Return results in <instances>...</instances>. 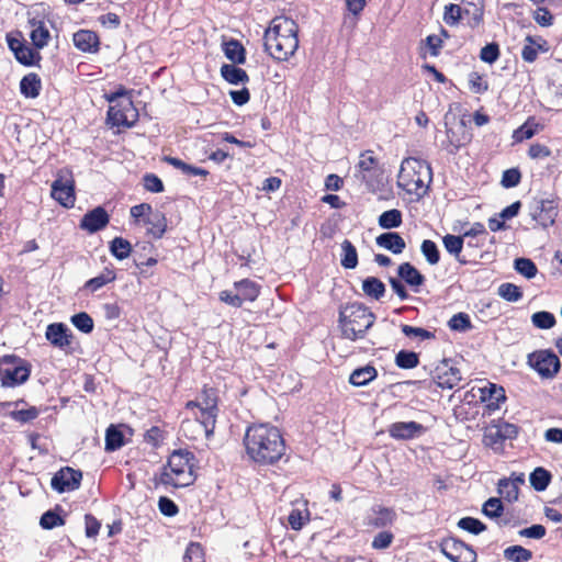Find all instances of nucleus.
<instances>
[{"label":"nucleus","instance_id":"nucleus-1","mask_svg":"<svg viewBox=\"0 0 562 562\" xmlns=\"http://www.w3.org/2000/svg\"><path fill=\"white\" fill-rule=\"evenodd\" d=\"M244 446L249 460L259 467L276 465L285 457V440L279 428L269 423L248 426Z\"/></svg>","mask_w":562,"mask_h":562},{"label":"nucleus","instance_id":"nucleus-2","mask_svg":"<svg viewBox=\"0 0 562 562\" xmlns=\"http://www.w3.org/2000/svg\"><path fill=\"white\" fill-rule=\"evenodd\" d=\"M299 26L293 19L277 16L263 34L265 50L274 59L285 61L299 48Z\"/></svg>","mask_w":562,"mask_h":562},{"label":"nucleus","instance_id":"nucleus-3","mask_svg":"<svg viewBox=\"0 0 562 562\" xmlns=\"http://www.w3.org/2000/svg\"><path fill=\"white\" fill-rule=\"evenodd\" d=\"M376 316L368 306L353 302L340 307L338 323L341 336L351 341L361 339L373 326Z\"/></svg>","mask_w":562,"mask_h":562},{"label":"nucleus","instance_id":"nucleus-4","mask_svg":"<svg viewBox=\"0 0 562 562\" xmlns=\"http://www.w3.org/2000/svg\"><path fill=\"white\" fill-rule=\"evenodd\" d=\"M431 180L432 169L426 160L408 157L402 161L397 182L407 193L423 196Z\"/></svg>","mask_w":562,"mask_h":562},{"label":"nucleus","instance_id":"nucleus-5","mask_svg":"<svg viewBox=\"0 0 562 562\" xmlns=\"http://www.w3.org/2000/svg\"><path fill=\"white\" fill-rule=\"evenodd\" d=\"M30 364L13 355L0 358V379L2 386L13 387L26 382L30 378Z\"/></svg>","mask_w":562,"mask_h":562},{"label":"nucleus","instance_id":"nucleus-6","mask_svg":"<svg viewBox=\"0 0 562 562\" xmlns=\"http://www.w3.org/2000/svg\"><path fill=\"white\" fill-rule=\"evenodd\" d=\"M194 456L186 449L175 450L169 459L167 467L171 473L177 476L175 487L189 486L194 482L193 464Z\"/></svg>","mask_w":562,"mask_h":562},{"label":"nucleus","instance_id":"nucleus-7","mask_svg":"<svg viewBox=\"0 0 562 562\" xmlns=\"http://www.w3.org/2000/svg\"><path fill=\"white\" fill-rule=\"evenodd\" d=\"M527 363L543 379H553L561 369L559 357L550 349L529 353Z\"/></svg>","mask_w":562,"mask_h":562},{"label":"nucleus","instance_id":"nucleus-8","mask_svg":"<svg viewBox=\"0 0 562 562\" xmlns=\"http://www.w3.org/2000/svg\"><path fill=\"white\" fill-rule=\"evenodd\" d=\"M16 36L9 33L7 34V43L10 50L13 53L15 59L23 66H38L42 60V55L36 48H32L25 40L22 38L21 32H16Z\"/></svg>","mask_w":562,"mask_h":562},{"label":"nucleus","instance_id":"nucleus-9","mask_svg":"<svg viewBox=\"0 0 562 562\" xmlns=\"http://www.w3.org/2000/svg\"><path fill=\"white\" fill-rule=\"evenodd\" d=\"M441 553L451 562H476V552L465 542L448 537L439 544Z\"/></svg>","mask_w":562,"mask_h":562},{"label":"nucleus","instance_id":"nucleus-10","mask_svg":"<svg viewBox=\"0 0 562 562\" xmlns=\"http://www.w3.org/2000/svg\"><path fill=\"white\" fill-rule=\"evenodd\" d=\"M137 119L138 112L128 98L110 105L108 110V120L112 126L132 127Z\"/></svg>","mask_w":562,"mask_h":562},{"label":"nucleus","instance_id":"nucleus-11","mask_svg":"<svg viewBox=\"0 0 562 562\" xmlns=\"http://www.w3.org/2000/svg\"><path fill=\"white\" fill-rule=\"evenodd\" d=\"M558 204L553 199L533 198L529 203V214L540 226L548 228L555 222Z\"/></svg>","mask_w":562,"mask_h":562},{"label":"nucleus","instance_id":"nucleus-12","mask_svg":"<svg viewBox=\"0 0 562 562\" xmlns=\"http://www.w3.org/2000/svg\"><path fill=\"white\" fill-rule=\"evenodd\" d=\"M82 472L70 467H64L52 477L50 486L57 493L72 492L80 487Z\"/></svg>","mask_w":562,"mask_h":562},{"label":"nucleus","instance_id":"nucleus-13","mask_svg":"<svg viewBox=\"0 0 562 562\" xmlns=\"http://www.w3.org/2000/svg\"><path fill=\"white\" fill-rule=\"evenodd\" d=\"M432 379L441 389H453L462 380L460 370L451 366L448 359H443L441 363L435 368Z\"/></svg>","mask_w":562,"mask_h":562},{"label":"nucleus","instance_id":"nucleus-14","mask_svg":"<svg viewBox=\"0 0 562 562\" xmlns=\"http://www.w3.org/2000/svg\"><path fill=\"white\" fill-rule=\"evenodd\" d=\"M110 215L103 206H97L88 211L81 218L79 227L89 234H94L108 226Z\"/></svg>","mask_w":562,"mask_h":562},{"label":"nucleus","instance_id":"nucleus-15","mask_svg":"<svg viewBox=\"0 0 562 562\" xmlns=\"http://www.w3.org/2000/svg\"><path fill=\"white\" fill-rule=\"evenodd\" d=\"M425 427L417 422H396L387 427L390 437L396 440H411L424 434Z\"/></svg>","mask_w":562,"mask_h":562},{"label":"nucleus","instance_id":"nucleus-16","mask_svg":"<svg viewBox=\"0 0 562 562\" xmlns=\"http://www.w3.org/2000/svg\"><path fill=\"white\" fill-rule=\"evenodd\" d=\"M46 339L59 349H66L71 345L74 335L64 323H53L46 327Z\"/></svg>","mask_w":562,"mask_h":562},{"label":"nucleus","instance_id":"nucleus-17","mask_svg":"<svg viewBox=\"0 0 562 562\" xmlns=\"http://www.w3.org/2000/svg\"><path fill=\"white\" fill-rule=\"evenodd\" d=\"M187 408L196 409L194 416L203 427L205 436L210 438L214 434L217 412L212 411V407H202L200 402L194 401L188 402Z\"/></svg>","mask_w":562,"mask_h":562},{"label":"nucleus","instance_id":"nucleus-18","mask_svg":"<svg viewBox=\"0 0 562 562\" xmlns=\"http://www.w3.org/2000/svg\"><path fill=\"white\" fill-rule=\"evenodd\" d=\"M74 45L83 53H98L100 48V40L95 32L90 30H79L74 33Z\"/></svg>","mask_w":562,"mask_h":562},{"label":"nucleus","instance_id":"nucleus-19","mask_svg":"<svg viewBox=\"0 0 562 562\" xmlns=\"http://www.w3.org/2000/svg\"><path fill=\"white\" fill-rule=\"evenodd\" d=\"M50 195L65 207H72L76 201L74 184L65 183L61 179L53 182Z\"/></svg>","mask_w":562,"mask_h":562},{"label":"nucleus","instance_id":"nucleus-20","mask_svg":"<svg viewBox=\"0 0 562 562\" xmlns=\"http://www.w3.org/2000/svg\"><path fill=\"white\" fill-rule=\"evenodd\" d=\"M397 276L415 292H418V288L426 281L425 276L411 262L401 263L397 268Z\"/></svg>","mask_w":562,"mask_h":562},{"label":"nucleus","instance_id":"nucleus-21","mask_svg":"<svg viewBox=\"0 0 562 562\" xmlns=\"http://www.w3.org/2000/svg\"><path fill=\"white\" fill-rule=\"evenodd\" d=\"M376 245L383 247L395 255L402 254L406 247L404 238L395 232H387L379 235L375 239Z\"/></svg>","mask_w":562,"mask_h":562},{"label":"nucleus","instance_id":"nucleus-22","mask_svg":"<svg viewBox=\"0 0 562 562\" xmlns=\"http://www.w3.org/2000/svg\"><path fill=\"white\" fill-rule=\"evenodd\" d=\"M42 90V80L35 72H29L20 81V92L26 99H35Z\"/></svg>","mask_w":562,"mask_h":562},{"label":"nucleus","instance_id":"nucleus-23","mask_svg":"<svg viewBox=\"0 0 562 562\" xmlns=\"http://www.w3.org/2000/svg\"><path fill=\"white\" fill-rule=\"evenodd\" d=\"M30 24L33 27L30 37L34 48L37 50L44 48L50 38L48 29L45 26L43 21H37L35 19L30 20Z\"/></svg>","mask_w":562,"mask_h":562},{"label":"nucleus","instance_id":"nucleus-24","mask_svg":"<svg viewBox=\"0 0 562 562\" xmlns=\"http://www.w3.org/2000/svg\"><path fill=\"white\" fill-rule=\"evenodd\" d=\"M378 376L376 369L367 364L364 367L357 368L349 376V383L353 386H366Z\"/></svg>","mask_w":562,"mask_h":562},{"label":"nucleus","instance_id":"nucleus-25","mask_svg":"<svg viewBox=\"0 0 562 562\" xmlns=\"http://www.w3.org/2000/svg\"><path fill=\"white\" fill-rule=\"evenodd\" d=\"M145 224L149 225L148 234L154 238L159 239L164 236L167 229L166 215L160 211H154L148 217L144 220Z\"/></svg>","mask_w":562,"mask_h":562},{"label":"nucleus","instance_id":"nucleus-26","mask_svg":"<svg viewBox=\"0 0 562 562\" xmlns=\"http://www.w3.org/2000/svg\"><path fill=\"white\" fill-rule=\"evenodd\" d=\"M223 52L233 64L240 65L246 61V50L237 40H229L223 43Z\"/></svg>","mask_w":562,"mask_h":562},{"label":"nucleus","instance_id":"nucleus-27","mask_svg":"<svg viewBox=\"0 0 562 562\" xmlns=\"http://www.w3.org/2000/svg\"><path fill=\"white\" fill-rule=\"evenodd\" d=\"M221 76L232 85L246 83L249 81L248 74L236 66V64H224L221 67Z\"/></svg>","mask_w":562,"mask_h":562},{"label":"nucleus","instance_id":"nucleus-28","mask_svg":"<svg viewBox=\"0 0 562 562\" xmlns=\"http://www.w3.org/2000/svg\"><path fill=\"white\" fill-rule=\"evenodd\" d=\"M481 391L482 400L487 402V407L490 409H497L499 407V402L506 400L504 389L496 384L490 383L488 386L483 387Z\"/></svg>","mask_w":562,"mask_h":562},{"label":"nucleus","instance_id":"nucleus-29","mask_svg":"<svg viewBox=\"0 0 562 562\" xmlns=\"http://www.w3.org/2000/svg\"><path fill=\"white\" fill-rule=\"evenodd\" d=\"M363 293L374 300H380L385 294V284L376 277H368L362 281Z\"/></svg>","mask_w":562,"mask_h":562},{"label":"nucleus","instance_id":"nucleus-30","mask_svg":"<svg viewBox=\"0 0 562 562\" xmlns=\"http://www.w3.org/2000/svg\"><path fill=\"white\" fill-rule=\"evenodd\" d=\"M234 288L238 291V294L241 295L243 302H254L260 293V286L249 279L235 282Z\"/></svg>","mask_w":562,"mask_h":562},{"label":"nucleus","instance_id":"nucleus-31","mask_svg":"<svg viewBox=\"0 0 562 562\" xmlns=\"http://www.w3.org/2000/svg\"><path fill=\"white\" fill-rule=\"evenodd\" d=\"M552 480L551 473L542 467L536 468L529 475V482L537 492L544 491Z\"/></svg>","mask_w":562,"mask_h":562},{"label":"nucleus","instance_id":"nucleus-32","mask_svg":"<svg viewBox=\"0 0 562 562\" xmlns=\"http://www.w3.org/2000/svg\"><path fill=\"white\" fill-rule=\"evenodd\" d=\"M374 517L370 518L369 525L375 528H383L393 522L395 513L392 508L378 506L372 508Z\"/></svg>","mask_w":562,"mask_h":562},{"label":"nucleus","instance_id":"nucleus-33","mask_svg":"<svg viewBox=\"0 0 562 562\" xmlns=\"http://www.w3.org/2000/svg\"><path fill=\"white\" fill-rule=\"evenodd\" d=\"M464 236H457L447 234L442 238V244L445 246V249L460 262V263H467V260L462 259L460 257V254L463 249V240Z\"/></svg>","mask_w":562,"mask_h":562},{"label":"nucleus","instance_id":"nucleus-34","mask_svg":"<svg viewBox=\"0 0 562 562\" xmlns=\"http://www.w3.org/2000/svg\"><path fill=\"white\" fill-rule=\"evenodd\" d=\"M340 265L345 269H355L358 266V252L352 243L345 239L341 243Z\"/></svg>","mask_w":562,"mask_h":562},{"label":"nucleus","instance_id":"nucleus-35","mask_svg":"<svg viewBox=\"0 0 562 562\" xmlns=\"http://www.w3.org/2000/svg\"><path fill=\"white\" fill-rule=\"evenodd\" d=\"M460 127L463 130L460 137L456 135V132L452 128L447 130V137L452 146V149L449 150L451 154H456L461 147L469 144L472 139V134L465 131V123L463 121H461Z\"/></svg>","mask_w":562,"mask_h":562},{"label":"nucleus","instance_id":"nucleus-36","mask_svg":"<svg viewBox=\"0 0 562 562\" xmlns=\"http://www.w3.org/2000/svg\"><path fill=\"white\" fill-rule=\"evenodd\" d=\"M110 252L119 260H124L131 256L132 245L123 237H114L109 245Z\"/></svg>","mask_w":562,"mask_h":562},{"label":"nucleus","instance_id":"nucleus-37","mask_svg":"<svg viewBox=\"0 0 562 562\" xmlns=\"http://www.w3.org/2000/svg\"><path fill=\"white\" fill-rule=\"evenodd\" d=\"M124 445L123 432L114 425H110L105 431V451H115Z\"/></svg>","mask_w":562,"mask_h":562},{"label":"nucleus","instance_id":"nucleus-38","mask_svg":"<svg viewBox=\"0 0 562 562\" xmlns=\"http://www.w3.org/2000/svg\"><path fill=\"white\" fill-rule=\"evenodd\" d=\"M376 165L378 160L374 156L371 155L370 150L361 154L358 168L362 172L361 179L367 182L369 188H373V186L368 179V173L374 171Z\"/></svg>","mask_w":562,"mask_h":562},{"label":"nucleus","instance_id":"nucleus-39","mask_svg":"<svg viewBox=\"0 0 562 562\" xmlns=\"http://www.w3.org/2000/svg\"><path fill=\"white\" fill-rule=\"evenodd\" d=\"M378 223L384 229L397 228L402 224V212L397 209L387 210L379 216Z\"/></svg>","mask_w":562,"mask_h":562},{"label":"nucleus","instance_id":"nucleus-40","mask_svg":"<svg viewBox=\"0 0 562 562\" xmlns=\"http://www.w3.org/2000/svg\"><path fill=\"white\" fill-rule=\"evenodd\" d=\"M503 554L505 560L512 562H528L532 559V552L518 544L506 548Z\"/></svg>","mask_w":562,"mask_h":562},{"label":"nucleus","instance_id":"nucleus-41","mask_svg":"<svg viewBox=\"0 0 562 562\" xmlns=\"http://www.w3.org/2000/svg\"><path fill=\"white\" fill-rule=\"evenodd\" d=\"M115 278L116 274L114 270L106 268L103 273L88 280L85 283V289L90 290L91 292H95L108 283L113 282Z\"/></svg>","mask_w":562,"mask_h":562},{"label":"nucleus","instance_id":"nucleus-42","mask_svg":"<svg viewBox=\"0 0 562 562\" xmlns=\"http://www.w3.org/2000/svg\"><path fill=\"white\" fill-rule=\"evenodd\" d=\"M498 494L507 502L513 503L518 499L519 487L507 477L501 479L497 484Z\"/></svg>","mask_w":562,"mask_h":562},{"label":"nucleus","instance_id":"nucleus-43","mask_svg":"<svg viewBox=\"0 0 562 562\" xmlns=\"http://www.w3.org/2000/svg\"><path fill=\"white\" fill-rule=\"evenodd\" d=\"M539 124L533 119H528L521 126H519L513 134L515 142L520 143L525 139L532 138L538 133Z\"/></svg>","mask_w":562,"mask_h":562},{"label":"nucleus","instance_id":"nucleus-44","mask_svg":"<svg viewBox=\"0 0 562 562\" xmlns=\"http://www.w3.org/2000/svg\"><path fill=\"white\" fill-rule=\"evenodd\" d=\"M419 363V356L415 351L401 350L395 356V364L401 369H413Z\"/></svg>","mask_w":562,"mask_h":562},{"label":"nucleus","instance_id":"nucleus-45","mask_svg":"<svg viewBox=\"0 0 562 562\" xmlns=\"http://www.w3.org/2000/svg\"><path fill=\"white\" fill-rule=\"evenodd\" d=\"M497 294L507 302H518L522 297L521 289L510 282L502 283L497 289Z\"/></svg>","mask_w":562,"mask_h":562},{"label":"nucleus","instance_id":"nucleus-46","mask_svg":"<svg viewBox=\"0 0 562 562\" xmlns=\"http://www.w3.org/2000/svg\"><path fill=\"white\" fill-rule=\"evenodd\" d=\"M515 270L527 279H532L538 273L536 263L529 258H516L514 261Z\"/></svg>","mask_w":562,"mask_h":562},{"label":"nucleus","instance_id":"nucleus-47","mask_svg":"<svg viewBox=\"0 0 562 562\" xmlns=\"http://www.w3.org/2000/svg\"><path fill=\"white\" fill-rule=\"evenodd\" d=\"M482 513L491 518H499L504 513V505L501 498L490 497L482 506Z\"/></svg>","mask_w":562,"mask_h":562},{"label":"nucleus","instance_id":"nucleus-48","mask_svg":"<svg viewBox=\"0 0 562 562\" xmlns=\"http://www.w3.org/2000/svg\"><path fill=\"white\" fill-rule=\"evenodd\" d=\"M420 251L429 265L435 266L439 262L440 251L435 241L425 239L420 245Z\"/></svg>","mask_w":562,"mask_h":562},{"label":"nucleus","instance_id":"nucleus-49","mask_svg":"<svg viewBox=\"0 0 562 562\" xmlns=\"http://www.w3.org/2000/svg\"><path fill=\"white\" fill-rule=\"evenodd\" d=\"M70 321L71 324L83 334H90L93 330V319L86 312H80L72 315Z\"/></svg>","mask_w":562,"mask_h":562},{"label":"nucleus","instance_id":"nucleus-50","mask_svg":"<svg viewBox=\"0 0 562 562\" xmlns=\"http://www.w3.org/2000/svg\"><path fill=\"white\" fill-rule=\"evenodd\" d=\"M531 322L535 327L540 329H550L557 323L554 315L547 311L533 313L531 315Z\"/></svg>","mask_w":562,"mask_h":562},{"label":"nucleus","instance_id":"nucleus-51","mask_svg":"<svg viewBox=\"0 0 562 562\" xmlns=\"http://www.w3.org/2000/svg\"><path fill=\"white\" fill-rule=\"evenodd\" d=\"M458 527L472 533L479 535L486 530V525L474 517H463L458 521Z\"/></svg>","mask_w":562,"mask_h":562},{"label":"nucleus","instance_id":"nucleus-52","mask_svg":"<svg viewBox=\"0 0 562 562\" xmlns=\"http://www.w3.org/2000/svg\"><path fill=\"white\" fill-rule=\"evenodd\" d=\"M40 415V409L35 406H31L26 409H15L10 413V417L21 424L30 423L36 419Z\"/></svg>","mask_w":562,"mask_h":562},{"label":"nucleus","instance_id":"nucleus-53","mask_svg":"<svg viewBox=\"0 0 562 562\" xmlns=\"http://www.w3.org/2000/svg\"><path fill=\"white\" fill-rule=\"evenodd\" d=\"M448 326L452 330L467 331L472 328V323L468 314L458 313L449 319Z\"/></svg>","mask_w":562,"mask_h":562},{"label":"nucleus","instance_id":"nucleus-54","mask_svg":"<svg viewBox=\"0 0 562 562\" xmlns=\"http://www.w3.org/2000/svg\"><path fill=\"white\" fill-rule=\"evenodd\" d=\"M462 18V8L459 4L449 3L445 7L443 22L450 26L457 25Z\"/></svg>","mask_w":562,"mask_h":562},{"label":"nucleus","instance_id":"nucleus-55","mask_svg":"<svg viewBox=\"0 0 562 562\" xmlns=\"http://www.w3.org/2000/svg\"><path fill=\"white\" fill-rule=\"evenodd\" d=\"M40 525L43 529L50 530L65 525V520L55 510H47L42 515Z\"/></svg>","mask_w":562,"mask_h":562},{"label":"nucleus","instance_id":"nucleus-56","mask_svg":"<svg viewBox=\"0 0 562 562\" xmlns=\"http://www.w3.org/2000/svg\"><path fill=\"white\" fill-rule=\"evenodd\" d=\"M483 442L485 446L491 448H496L497 446H502L504 443V439L497 425H493L486 429L483 436Z\"/></svg>","mask_w":562,"mask_h":562},{"label":"nucleus","instance_id":"nucleus-57","mask_svg":"<svg viewBox=\"0 0 562 562\" xmlns=\"http://www.w3.org/2000/svg\"><path fill=\"white\" fill-rule=\"evenodd\" d=\"M183 562H204V553L200 543L190 542L183 555Z\"/></svg>","mask_w":562,"mask_h":562},{"label":"nucleus","instance_id":"nucleus-58","mask_svg":"<svg viewBox=\"0 0 562 562\" xmlns=\"http://www.w3.org/2000/svg\"><path fill=\"white\" fill-rule=\"evenodd\" d=\"M521 181V172L518 168L506 169L503 172L501 184L506 188H515Z\"/></svg>","mask_w":562,"mask_h":562},{"label":"nucleus","instance_id":"nucleus-59","mask_svg":"<svg viewBox=\"0 0 562 562\" xmlns=\"http://www.w3.org/2000/svg\"><path fill=\"white\" fill-rule=\"evenodd\" d=\"M499 57V46L497 43L492 42L482 47L480 58L487 64H494Z\"/></svg>","mask_w":562,"mask_h":562},{"label":"nucleus","instance_id":"nucleus-60","mask_svg":"<svg viewBox=\"0 0 562 562\" xmlns=\"http://www.w3.org/2000/svg\"><path fill=\"white\" fill-rule=\"evenodd\" d=\"M401 329H402V333L407 337H419L423 340L434 339L436 337L435 333L429 331L422 327H414V326L404 324L401 326Z\"/></svg>","mask_w":562,"mask_h":562},{"label":"nucleus","instance_id":"nucleus-61","mask_svg":"<svg viewBox=\"0 0 562 562\" xmlns=\"http://www.w3.org/2000/svg\"><path fill=\"white\" fill-rule=\"evenodd\" d=\"M526 41L529 43L522 47L521 57L527 63H533L538 57V49L540 45L536 46V42L531 36H527Z\"/></svg>","mask_w":562,"mask_h":562},{"label":"nucleus","instance_id":"nucleus-62","mask_svg":"<svg viewBox=\"0 0 562 562\" xmlns=\"http://www.w3.org/2000/svg\"><path fill=\"white\" fill-rule=\"evenodd\" d=\"M144 187L147 191L160 193L164 191V183L160 178L154 173H146L143 178Z\"/></svg>","mask_w":562,"mask_h":562},{"label":"nucleus","instance_id":"nucleus-63","mask_svg":"<svg viewBox=\"0 0 562 562\" xmlns=\"http://www.w3.org/2000/svg\"><path fill=\"white\" fill-rule=\"evenodd\" d=\"M158 508H159L160 513L167 517H172V516L177 515L179 512L176 503L166 496H161L159 498Z\"/></svg>","mask_w":562,"mask_h":562},{"label":"nucleus","instance_id":"nucleus-64","mask_svg":"<svg viewBox=\"0 0 562 562\" xmlns=\"http://www.w3.org/2000/svg\"><path fill=\"white\" fill-rule=\"evenodd\" d=\"M528 156L535 160L546 159L551 156V149L546 145L535 143L530 145Z\"/></svg>","mask_w":562,"mask_h":562}]
</instances>
